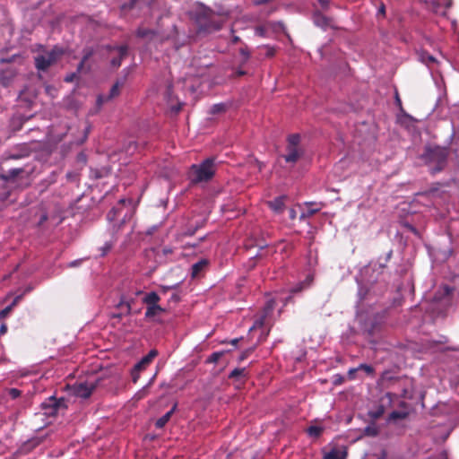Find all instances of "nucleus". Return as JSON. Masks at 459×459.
I'll use <instances>...</instances> for the list:
<instances>
[{
	"label": "nucleus",
	"instance_id": "nucleus-46",
	"mask_svg": "<svg viewBox=\"0 0 459 459\" xmlns=\"http://www.w3.org/2000/svg\"><path fill=\"white\" fill-rule=\"evenodd\" d=\"M81 263H82V259L72 261L71 263H69V267L78 266L81 264Z\"/></svg>",
	"mask_w": 459,
	"mask_h": 459
},
{
	"label": "nucleus",
	"instance_id": "nucleus-37",
	"mask_svg": "<svg viewBox=\"0 0 459 459\" xmlns=\"http://www.w3.org/2000/svg\"><path fill=\"white\" fill-rule=\"evenodd\" d=\"M7 394L12 399H16L21 395V391L17 388H10L7 390Z\"/></svg>",
	"mask_w": 459,
	"mask_h": 459
},
{
	"label": "nucleus",
	"instance_id": "nucleus-32",
	"mask_svg": "<svg viewBox=\"0 0 459 459\" xmlns=\"http://www.w3.org/2000/svg\"><path fill=\"white\" fill-rule=\"evenodd\" d=\"M322 432H323V428L318 427V426H310L307 429V434L310 437H317L321 435Z\"/></svg>",
	"mask_w": 459,
	"mask_h": 459
},
{
	"label": "nucleus",
	"instance_id": "nucleus-54",
	"mask_svg": "<svg viewBox=\"0 0 459 459\" xmlns=\"http://www.w3.org/2000/svg\"><path fill=\"white\" fill-rule=\"evenodd\" d=\"M48 220V216L47 214H43L41 215V218H40V221H39V223H43L44 221H46Z\"/></svg>",
	"mask_w": 459,
	"mask_h": 459
},
{
	"label": "nucleus",
	"instance_id": "nucleus-11",
	"mask_svg": "<svg viewBox=\"0 0 459 459\" xmlns=\"http://www.w3.org/2000/svg\"><path fill=\"white\" fill-rule=\"evenodd\" d=\"M302 155L303 151L300 148L286 147V154L282 158L287 163L295 164Z\"/></svg>",
	"mask_w": 459,
	"mask_h": 459
},
{
	"label": "nucleus",
	"instance_id": "nucleus-63",
	"mask_svg": "<svg viewBox=\"0 0 459 459\" xmlns=\"http://www.w3.org/2000/svg\"><path fill=\"white\" fill-rule=\"evenodd\" d=\"M74 76V74H73L72 76H69L68 78H66V81L70 82L72 81V77Z\"/></svg>",
	"mask_w": 459,
	"mask_h": 459
},
{
	"label": "nucleus",
	"instance_id": "nucleus-41",
	"mask_svg": "<svg viewBox=\"0 0 459 459\" xmlns=\"http://www.w3.org/2000/svg\"><path fill=\"white\" fill-rule=\"evenodd\" d=\"M126 307V314H130L131 312V304L129 302H124V301H121L119 304H118V307Z\"/></svg>",
	"mask_w": 459,
	"mask_h": 459
},
{
	"label": "nucleus",
	"instance_id": "nucleus-25",
	"mask_svg": "<svg viewBox=\"0 0 459 459\" xmlns=\"http://www.w3.org/2000/svg\"><path fill=\"white\" fill-rule=\"evenodd\" d=\"M109 173H110V170L106 168H102L100 169H91V178L99 179V178L108 177Z\"/></svg>",
	"mask_w": 459,
	"mask_h": 459
},
{
	"label": "nucleus",
	"instance_id": "nucleus-64",
	"mask_svg": "<svg viewBox=\"0 0 459 459\" xmlns=\"http://www.w3.org/2000/svg\"><path fill=\"white\" fill-rule=\"evenodd\" d=\"M391 255H392V251H390V252L387 254V257H386V258H387V259H389V258H390V256H391Z\"/></svg>",
	"mask_w": 459,
	"mask_h": 459
},
{
	"label": "nucleus",
	"instance_id": "nucleus-38",
	"mask_svg": "<svg viewBox=\"0 0 459 459\" xmlns=\"http://www.w3.org/2000/svg\"><path fill=\"white\" fill-rule=\"evenodd\" d=\"M264 316L255 320V322L254 323V325L250 328V331L257 329V328H261L264 325Z\"/></svg>",
	"mask_w": 459,
	"mask_h": 459
},
{
	"label": "nucleus",
	"instance_id": "nucleus-15",
	"mask_svg": "<svg viewBox=\"0 0 459 459\" xmlns=\"http://www.w3.org/2000/svg\"><path fill=\"white\" fill-rule=\"evenodd\" d=\"M158 355V351L156 350H151L147 355H145L140 361H138L134 368L136 370H143L153 360V359Z\"/></svg>",
	"mask_w": 459,
	"mask_h": 459
},
{
	"label": "nucleus",
	"instance_id": "nucleus-34",
	"mask_svg": "<svg viewBox=\"0 0 459 459\" xmlns=\"http://www.w3.org/2000/svg\"><path fill=\"white\" fill-rule=\"evenodd\" d=\"M226 108V105L223 104V103H218V104H214L212 108H211V113L212 114H218V113H221L225 110Z\"/></svg>",
	"mask_w": 459,
	"mask_h": 459
},
{
	"label": "nucleus",
	"instance_id": "nucleus-43",
	"mask_svg": "<svg viewBox=\"0 0 459 459\" xmlns=\"http://www.w3.org/2000/svg\"><path fill=\"white\" fill-rule=\"evenodd\" d=\"M380 14L383 16L385 14V6L383 3H381V4L377 10V15H380Z\"/></svg>",
	"mask_w": 459,
	"mask_h": 459
},
{
	"label": "nucleus",
	"instance_id": "nucleus-2",
	"mask_svg": "<svg viewBox=\"0 0 459 459\" xmlns=\"http://www.w3.org/2000/svg\"><path fill=\"white\" fill-rule=\"evenodd\" d=\"M449 151L446 147L428 145L421 155L432 174L440 172L446 165Z\"/></svg>",
	"mask_w": 459,
	"mask_h": 459
},
{
	"label": "nucleus",
	"instance_id": "nucleus-30",
	"mask_svg": "<svg viewBox=\"0 0 459 459\" xmlns=\"http://www.w3.org/2000/svg\"><path fill=\"white\" fill-rule=\"evenodd\" d=\"M320 210L319 207H316V208H311V207H307V210L303 211L300 214V220H304L306 218H309L311 216H313L314 214H316L318 211Z\"/></svg>",
	"mask_w": 459,
	"mask_h": 459
},
{
	"label": "nucleus",
	"instance_id": "nucleus-8",
	"mask_svg": "<svg viewBox=\"0 0 459 459\" xmlns=\"http://www.w3.org/2000/svg\"><path fill=\"white\" fill-rule=\"evenodd\" d=\"M30 153V148L27 145H21L5 152L4 155V160L7 161L10 160H21L29 157Z\"/></svg>",
	"mask_w": 459,
	"mask_h": 459
},
{
	"label": "nucleus",
	"instance_id": "nucleus-35",
	"mask_svg": "<svg viewBox=\"0 0 459 459\" xmlns=\"http://www.w3.org/2000/svg\"><path fill=\"white\" fill-rule=\"evenodd\" d=\"M138 0H129L128 3H126L122 5V12L126 13V11L132 10L136 5Z\"/></svg>",
	"mask_w": 459,
	"mask_h": 459
},
{
	"label": "nucleus",
	"instance_id": "nucleus-28",
	"mask_svg": "<svg viewBox=\"0 0 459 459\" xmlns=\"http://www.w3.org/2000/svg\"><path fill=\"white\" fill-rule=\"evenodd\" d=\"M357 370H363L368 375H372L374 373V368L372 366L368 364H359L357 368L350 369L349 374H353Z\"/></svg>",
	"mask_w": 459,
	"mask_h": 459
},
{
	"label": "nucleus",
	"instance_id": "nucleus-24",
	"mask_svg": "<svg viewBox=\"0 0 459 459\" xmlns=\"http://www.w3.org/2000/svg\"><path fill=\"white\" fill-rule=\"evenodd\" d=\"M409 412L405 411H394L389 414L388 421H395L397 420H404L408 417Z\"/></svg>",
	"mask_w": 459,
	"mask_h": 459
},
{
	"label": "nucleus",
	"instance_id": "nucleus-52",
	"mask_svg": "<svg viewBox=\"0 0 459 459\" xmlns=\"http://www.w3.org/2000/svg\"><path fill=\"white\" fill-rule=\"evenodd\" d=\"M11 309H12V306L5 307L4 310L1 311V315L4 316V315L8 314Z\"/></svg>",
	"mask_w": 459,
	"mask_h": 459
},
{
	"label": "nucleus",
	"instance_id": "nucleus-3",
	"mask_svg": "<svg viewBox=\"0 0 459 459\" xmlns=\"http://www.w3.org/2000/svg\"><path fill=\"white\" fill-rule=\"evenodd\" d=\"M216 171L215 159L211 157L200 164H193L189 170V178L192 183L198 184L210 181Z\"/></svg>",
	"mask_w": 459,
	"mask_h": 459
},
{
	"label": "nucleus",
	"instance_id": "nucleus-33",
	"mask_svg": "<svg viewBox=\"0 0 459 459\" xmlns=\"http://www.w3.org/2000/svg\"><path fill=\"white\" fill-rule=\"evenodd\" d=\"M153 34H154L153 30H149V29L139 28L136 30V36L139 38H147L150 35H153Z\"/></svg>",
	"mask_w": 459,
	"mask_h": 459
},
{
	"label": "nucleus",
	"instance_id": "nucleus-5",
	"mask_svg": "<svg viewBox=\"0 0 459 459\" xmlns=\"http://www.w3.org/2000/svg\"><path fill=\"white\" fill-rule=\"evenodd\" d=\"M41 408L46 416L55 417L59 411L66 409V404L65 399H56L51 396L41 403Z\"/></svg>",
	"mask_w": 459,
	"mask_h": 459
},
{
	"label": "nucleus",
	"instance_id": "nucleus-51",
	"mask_svg": "<svg viewBox=\"0 0 459 459\" xmlns=\"http://www.w3.org/2000/svg\"><path fill=\"white\" fill-rule=\"evenodd\" d=\"M269 0H254V4L255 5H261V4H264L265 3H267Z\"/></svg>",
	"mask_w": 459,
	"mask_h": 459
},
{
	"label": "nucleus",
	"instance_id": "nucleus-49",
	"mask_svg": "<svg viewBox=\"0 0 459 459\" xmlns=\"http://www.w3.org/2000/svg\"><path fill=\"white\" fill-rule=\"evenodd\" d=\"M9 196V192L0 193V200L5 201Z\"/></svg>",
	"mask_w": 459,
	"mask_h": 459
},
{
	"label": "nucleus",
	"instance_id": "nucleus-62",
	"mask_svg": "<svg viewBox=\"0 0 459 459\" xmlns=\"http://www.w3.org/2000/svg\"><path fill=\"white\" fill-rule=\"evenodd\" d=\"M238 342V339H234V340H232V344H236Z\"/></svg>",
	"mask_w": 459,
	"mask_h": 459
},
{
	"label": "nucleus",
	"instance_id": "nucleus-61",
	"mask_svg": "<svg viewBox=\"0 0 459 459\" xmlns=\"http://www.w3.org/2000/svg\"><path fill=\"white\" fill-rule=\"evenodd\" d=\"M238 75H243V74H245V72H243V71H238Z\"/></svg>",
	"mask_w": 459,
	"mask_h": 459
},
{
	"label": "nucleus",
	"instance_id": "nucleus-27",
	"mask_svg": "<svg viewBox=\"0 0 459 459\" xmlns=\"http://www.w3.org/2000/svg\"><path fill=\"white\" fill-rule=\"evenodd\" d=\"M116 242L117 240L112 238H110L109 240L106 241L105 244L100 248V250L101 251L100 255L102 256L106 255L111 250Z\"/></svg>",
	"mask_w": 459,
	"mask_h": 459
},
{
	"label": "nucleus",
	"instance_id": "nucleus-1",
	"mask_svg": "<svg viewBox=\"0 0 459 459\" xmlns=\"http://www.w3.org/2000/svg\"><path fill=\"white\" fill-rule=\"evenodd\" d=\"M126 202V199H121L118 204L113 207L107 214V219L109 222L108 231L111 238L116 240H117L118 235L133 217L132 210L124 207Z\"/></svg>",
	"mask_w": 459,
	"mask_h": 459
},
{
	"label": "nucleus",
	"instance_id": "nucleus-39",
	"mask_svg": "<svg viewBox=\"0 0 459 459\" xmlns=\"http://www.w3.org/2000/svg\"><path fill=\"white\" fill-rule=\"evenodd\" d=\"M221 357V353L220 352H213L208 359L209 362H217L220 358Z\"/></svg>",
	"mask_w": 459,
	"mask_h": 459
},
{
	"label": "nucleus",
	"instance_id": "nucleus-13",
	"mask_svg": "<svg viewBox=\"0 0 459 459\" xmlns=\"http://www.w3.org/2000/svg\"><path fill=\"white\" fill-rule=\"evenodd\" d=\"M166 312V308L160 307L159 304L146 307L144 316L146 319H151L155 322H160L157 317Z\"/></svg>",
	"mask_w": 459,
	"mask_h": 459
},
{
	"label": "nucleus",
	"instance_id": "nucleus-17",
	"mask_svg": "<svg viewBox=\"0 0 459 459\" xmlns=\"http://www.w3.org/2000/svg\"><path fill=\"white\" fill-rule=\"evenodd\" d=\"M379 328L376 318H368L362 324V330L368 335H373Z\"/></svg>",
	"mask_w": 459,
	"mask_h": 459
},
{
	"label": "nucleus",
	"instance_id": "nucleus-56",
	"mask_svg": "<svg viewBox=\"0 0 459 459\" xmlns=\"http://www.w3.org/2000/svg\"><path fill=\"white\" fill-rule=\"evenodd\" d=\"M174 288H176V285L175 286H163L162 287L164 291H167V290L174 289Z\"/></svg>",
	"mask_w": 459,
	"mask_h": 459
},
{
	"label": "nucleus",
	"instance_id": "nucleus-59",
	"mask_svg": "<svg viewBox=\"0 0 459 459\" xmlns=\"http://www.w3.org/2000/svg\"><path fill=\"white\" fill-rule=\"evenodd\" d=\"M295 215H296L295 211H294V210H291V211H290V218H291V219H294V218H295Z\"/></svg>",
	"mask_w": 459,
	"mask_h": 459
},
{
	"label": "nucleus",
	"instance_id": "nucleus-7",
	"mask_svg": "<svg viewBox=\"0 0 459 459\" xmlns=\"http://www.w3.org/2000/svg\"><path fill=\"white\" fill-rule=\"evenodd\" d=\"M94 50L92 48H85L82 50V58L77 66L78 74L89 73L91 69V57L93 56Z\"/></svg>",
	"mask_w": 459,
	"mask_h": 459
},
{
	"label": "nucleus",
	"instance_id": "nucleus-44",
	"mask_svg": "<svg viewBox=\"0 0 459 459\" xmlns=\"http://www.w3.org/2000/svg\"><path fill=\"white\" fill-rule=\"evenodd\" d=\"M199 227H201V225H196L193 229H188L187 231L186 232V235H188V236L194 235Z\"/></svg>",
	"mask_w": 459,
	"mask_h": 459
},
{
	"label": "nucleus",
	"instance_id": "nucleus-45",
	"mask_svg": "<svg viewBox=\"0 0 459 459\" xmlns=\"http://www.w3.org/2000/svg\"><path fill=\"white\" fill-rule=\"evenodd\" d=\"M366 433H368V435H372V436H375L377 435V430L375 429H371L370 427H367L366 429H365Z\"/></svg>",
	"mask_w": 459,
	"mask_h": 459
},
{
	"label": "nucleus",
	"instance_id": "nucleus-9",
	"mask_svg": "<svg viewBox=\"0 0 459 459\" xmlns=\"http://www.w3.org/2000/svg\"><path fill=\"white\" fill-rule=\"evenodd\" d=\"M107 48L108 50H117V51L118 56L112 58L110 64L115 68L119 67L121 65V62H122L123 58L127 56L128 46L127 45L116 46V47L108 46Z\"/></svg>",
	"mask_w": 459,
	"mask_h": 459
},
{
	"label": "nucleus",
	"instance_id": "nucleus-55",
	"mask_svg": "<svg viewBox=\"0 0 459 459\" xmlns=\"http://www.w3.org/2000/svg\"><path fill=\"white\" fill-rule=\"evenodd\" d=\"M272 309H273V305L271 304V302H269V303L267 304L266 307H265V311H266V313H267L268 311H270V310H272Z\"/></svg>",
	"mask_w": 459,
	"mask_h": 459
},
{
	"label": "nucleus",
	"instance_id": "nucleus-4",
	"mask_svg": "<svg viewBox=\"0 0 459 459\" xmlns=\"http://www.w3.org/2000/svg\"><path fill=\"white\" fill-rule=\"evenodd\" d=\"M63 50L54 48L50 51H45L35 56V66L38 70L46 71L50 65L55 64L62 56Z\"/></svg>",
	"mask_w": 459,
	"mask_h": 459
},
{
	"label": "nucleus",
	"instance_id": "nucleus-14",
	"mask_svg": "<svg viewBox=\"0 0 459 459\" xmlns=\"http://www.w3.org/2000/svg\"><path fill=\"white\" fill-rule=\"evenodd\" d=\"M314 23L324 30L333 27V20L320 12H316L313 16Z\"/></svg>",
	"mask_w": 459,
	"mask_h": 459
},
{
	"label": "nucleus",
	"instance_id": "nucleus-42",
	"mask_svg": "<svg viewBox=\"0 0 459 459\" xmlns=\"http://www.w3.org/2000/svg\"><path fill=\"white\" fill-rule=\"evenodd\" d=\"M240 54L244 57V62H246L249 57V52L245 48H241Z\"/></svg>",
	"mask_w": 459,
	"mask_h": 459
},
{
	"label": "nucleus",
	"instance_id": "nucleus-10",
	"mask_svg": "<svg viewBox=\"0 0 459 459\" xmlns=\"http://www.w3.org/2000/svg\"><path fill=\"white\" fill-rule=\"evenodd\" d=\"M209 264V260L205 258L195 263L191 267V277L193 279L201 277L208 268Z\"/></svg>",
	"mask_w": 459,
	"mask_h": 459
},
{
	"label": "nucleus",
	"instance_id": "nucleus-58",
	"mask_svg": "<svg viewBox=\"0 0 459 459\" xmlns=\"http://www.w3.org/2000/svg\"><path fill=\"white\" fill-rule=\"evenodd\" d=\"M385 396L388 398L389 402L391 403L392 402V394L391 393H386Z\"/></svg>",
	"mask_w": 459,
	"mask_h": 459
},
{
	"label": "nucleus",
	"instance_id": "nucleus-31",
	"mask_svg": "<svg viewBox=\"0 0 459 459\" xmlns=\"http://www.w3.org/2000/svg\"><path fill=\"white\" fill-rule=\"evenodd\" d=\"M385 412V407L383 405H379L375 411H371L368 412V415L373 420L379 419Z\"/></svg>",
	"mask_w": 459,
	"mask_h": 459
},
{
	"label": "nucleus",
	"instance_id": "nucleus-19",
	"mask_svg": "<svg viewBox=\"0 0 459 459\" xmlns=\"http://www.w3.org/2000/svg\"><path fill=\"white\" fill-rule=\"evenodd\" d=\"M346 450H338L336 448L332 449L330 452L325 453L324 459H346Z\"/></svg>",
	"mask_w": 459,
	"mask_h": 459
},
{
	"label": "nucleus",
	"instance_id": "nucleus-26",
	"mask_svg": "<svg viewBox=\"0 0 459 459\" xmlns=\"http://www.w3.org/2000/svg\"><path fill=\"white\" fill-rule=\"evenodd\" d=\"M300 142V135L299 134H293L288 137L287 147L299 148V144Z\"/></svg>",
	"mask_w": 459,
	"mask_h": 459
},
{
	"label": "nucleus",
	"instance_id": "nucleus-48",
	"mask_svg": "<svg viewBox=\"0 0 459 459\" xmlns=\"http://www.w3.org/2000/svg\"><path fill=\"white\" fill-rule=\"evenodd\" d=\"M4 360V346L0 343V362Z\"/></svg>",
	"mask_w": 459,
	"mask_h": 459
},
{
	"label": "nucleus",
	"instance_id": "nucleus-40",
	"mask_svg": "<svg viewBox=\"0 0 459 459\" xmlns=\"http://www.w3.org/2000/svg\"><path fill=\"white\" fill-rule=\"evenodd\" d=\"M141 370H136L135 368L134 367V368L132 369V380L134 383H136L140 377V373Z\"/></svg>",
	"mask_w": 459,
	"mask_h": 459
},
{
	"label": "nucleus",
	"instance_id": "nucleus-50",
	"mask_svg": "<svg viewBox=\"0 0 459 459\" xmlns=\"http://www.w3.org/2000/svg\"><path fill=\"white\" fill-rule=\"evenodd\" d=\"M170 300L174 302L179 301V296L176 293L172 294L170 297Z\"/></svg>",
	"mask_w": 459,
	"mask_h": 459
},
{
	"label": "nucleus",
	"instance_id": "nucleus-12",
	"mask_svg": "<svg viewBox=\"0 0 459 459\" xmlns=\"http://www.w3.org/2000/svg\"><path fill=\"white\" fill-rule=\"evenodd\" d=\"M23 172H25L24 168H13L8 170H2L0 173V178L5 182L13 181Z\"/></svg>",
	"mask_w": 459,
	"mask_h": 459
},
{
	"label": "nucleus",
	"instance_id": "nucleus-47",
	"mask_svg": "<svg viewBox=\"0 0 459 459\" xmlns=\"http://www.w3.org/2000/svg\"><path fill=\"white\" fill-rule=\"evenodd\" d=\"M320 5L326 9L329 6V0H318Z\"/></svg>",
	"mask_w": 459,
	"mask_h": 459
},
{
	"label": "nucleus",
	"instance_id": "nucleus-16",
	"mask_svg": "<svg viewBox=\"0 0 459 459\" xmlns=\"http://www.w3.org/2000/svg\"><path fill=\"white\" fill-rule=\"evenodd\" d=\"M123 84V82H117L113 86L112 88L110 89V91L108 93V95L107 96H103V95H100L98 97V104H102L117 96H118L119 94V88L120 86Z\"/></svg>",
	"mask_w": 459,
	"mask_h": 459
},
{
	"label": "nucleus",
	"instance_id": "nucleus-20",
	"mask_svg": "<svg viewBox=\"0 0 459 459\" xmlns=\"http://www.w3.org/2000/svg\"><path fill=\"white\" fill-rule=\"evenodd\" d=\"M15 76V73L12 69L3 71L0 75V83L4 86H8Z\"/></svg>",
	"mask_w": 459,
	"mask_h": 459
},
{
	"label": "nucleus",
	"instance_id": "nucleus-29",
	"mask_svg": "<svg viewBox=\"0 0 459 459\" xmlns=\"http://www.w3.org/2000/svg\"><path fill=\"white\" fill-rule=\"evenodd\" d=\"M246 376V368H235L230 374V378L241 379Z\"/></svg>",
	"mask_w": 459,
	"mask_h": 459
},
{
	"label": "nucleus",
	"instance_id": "nucleus-23",
	"mask_svg": "<svg viewBox=\"0 0 459 459\" xmlns=\"http://www.w3.org/2000/svg\"><path fill=\"white\" fill-rule=\"evenodd\" d=\"M269 206L276 212H281L284 207V198L282 196L277 197L269 202Z\"/></svg>",
	"mask_w": 459,
	"mask_h": 459
},
{
	"label": "nucleus",
	"instance_id": "nucleus-36",
	"mask_svg": "<svg viewBox=\"0 0 459 459\" xmlns=\"http://www.w3.org/2000/svg\"><path fill=\"white\" fill-rule=\"evenodd\" d=\"M433 5H444L446 8H450L452 0H434Z\"/></svg>",
	"mask_w": 459,
	"mask_h": 459
},
{
	"label": "nucleus",
	"instance_id": "nucleus-60",
	"mask_svg": "<svg viewBox=\"0 0 459 459\" xmlns=\"http://www.w3.org/2000/svg\"><path fill=\"white\" fill-rule=\"evenodd\" d=\"M429 60L430 62H435L436 61V59L433 56H429Z\"/></svg>",
	"mask_w": 459,
	"mask_h": 459
},
{
	"label": "nucleus",
	"instance_id": "nucleus-6",
	"mask_svg": "<svg viewBox=\"0 0 459 459\" xmlns=\"http://www.w3.org/2000/svg\"><path fill=\"white\" fill-rule=\"evenodd\" d=\"M97 383L91 381L81 382L74 386V394L77 397L86 399L91 396L93 390L96 388Z\"/></svg>",
	"mask_w": 459,
	"mask_h": 459
},
{
	"label": "nucleus",
	"instance_id": "nucleus-21",
	"mask_svg": "<svg viewBox=\"0 0 459 459\" xmlns=\"http://www.w3.org/2000/svg\"><path fill=\"white\" fill-rule=\"evenodd\" d=\"M176 407L177 405H174L168 412H166L163 416H161L160 419L156 420V428L162 429L168 423L172 414L174 413Z\"/></svg>",
	"mask_w": 459,
	"mask_h": 459
},
{
	"label": "nucleus",
	"instance_id": "nucleus-18",
	"mask_svg": "<svg viewBox=\"0 0 459 459\" xmlns=\"http://www.w3.org/2000/svg\"><path fill=\"white\" fill-rule=\"evenodd\" d=\"M160 300V298L155 291L148 292L143 298V303L146 305V307L158 305Z\"/></svg>",
	"mask_w": 459,
	"mask_h": 459
},
{
	"label": "nucleus",
	"instance_id": "nucleus-57",
	"mask_svg": "<svg viewBox=\"0 0 459 459\" xmlns=\"http://www.w3.org/2000/svg\"><path fill=\"white\" fill-rule=\"evenodd\" d=\"M171 252H172V251H171V249H169V248H164V249H163V253H164L165 255H167V254H170Z\"/></svg>",
	"mask_w": 459,
	"mask_h": 459
},
{
	"label": "nucleus",
	"instance_id": "nucleus-22",
	"mask_svg": "<svg viewBox=\"0 0 459 459\" xmlns=\"http://www.w3.org/2000/svg\"><path fill=\"white\" fill-rule=\"evenodd\" d=\"M312 281H313V276L308 275L305 279L304 281H301V282L298 283L294 288H292L290 290V292L291 293L299 292V291L303 290L304 289L308 288L311 285Z\"/></svg>",
	"mask_w": 459,
	"mask_h": 459
},
{
	"label": "nucleus",
	"instance_id": "nucleus-53",
	"mask_svg": "<svg viewBox=\"0 0 459 459\" xmlns=\"http://www.w3.org/2000/svg\"><path fill=\"white\" fill-rule=\"evenodd\" d=\"M6 331H7V327H6V325H2L0 326V334H4V333H6Z\"/></svg>",
	"mask_w": 459,
	"mask_h": 459
}]
</instances>
